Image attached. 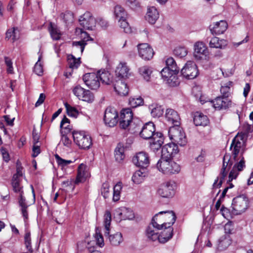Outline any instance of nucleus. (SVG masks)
<instances>
[{"instance_id": "nucleus-1", "label": "nucleus", "mask_w": 253, "mask_h": 253, "mask_svg": "<svg viewBox=\"0 0 253 253\" xmlns=\"http://www.w3.org/2000/svg\"><path fill=\"white\" fill-rule=\"evenodd\" d=\"M231 154L226 153L223 158V165L219 175L215 180L213 188H218L222 185L224 178L231 166L234 164L229 174V181H232L238 176L239 172L245 167V161L243 156L244 153V142L242 136H236L232 140L230 147Z\"/></svg>"}, {"instance_id": "nucleus-2", "label": "nucleus", "mask_w": 253, "mask_h": 253, "mask_svg": "<svg viewBox=\"0 0 253 253\" xmlns=\"http://www.w3.org/2000/svg\"><path fill=\"white\" fill-rule=\"evenodd\" d=\"M158 214L153 217L151 223L146 229V235L149 240H158L161 243H165L170 239L173 235L172 228H167L166 223L158 224L157 222Z\"/></svg>"}, {"instance_id": "nucleus-3", "label": "nucleus", "mask_w": 253, "mask_h": 253, "mask_svg": "<svg viewBox=\"0 0 253 253\" xmlns=\"http://www.w3.org/2000/svg\"><path fill=\"white\" fill-rule=\"evenodd\" d=\"M157 169L165 174H176L180 171L179 165L172 160V159H160L157 162Z\"/></svg>"}, {"instance_id": "nucleus-4", "label": "nucleus", "mask_w": 253, "mask_h": 253, "mask_svg": "<svg viewBox=\"0 0 253 253\" xmlns=\"http://www.w3.org/2000/svg\"><path fill=\"white\" fill-rule=\"evenodd\" d=\"M169 135L173 143H177L181 146H185L187 143V138L182 128L179 125L170 127Z\"/></svg>"}, {"instance_id": "nucleus-5", "label": "nucleus", "mask_w": 253, "mask_h": 253, "mask_svg": "<svg viewBox=\"0 0 253 253\" xmlns=\"http://www.w3.org/2000/svg\"><path fill=\"white\" fill-rule=\"evenodd\" d=\"M72 136L75 143L81 148L88 149L92 145V139L90 135L83 131H74Z\"/></svg>"}, {"instance_id": "nucleus-6", "label": "nucleus", "mask_w": 253, "mask_h": 253, "mask_svg": "<svg viewBox=\"0 0 253 253\" xmlns=\"http://www.w3.org/2000/svg\"><path fill=\"white\" fill-rule=\"evenodd\" d=\"M249 204L248 198L245 195L236 197L233 199L232 207L233 211L235 214H240L245 211L248 209Z\"/></svg>"}, {"instance_id": "nucleus-7", "label": "nucleus", "mask_w": 253, "mask_h": 253, "mask_svg": "<svg viewBox=\"0 0 253 253\" xmlns=\"http://www.w3.org/2000/svg\"><path fill=\"white\" fill-rule=\"evenodd\" d=\"M198 69L196 64L193 61H188L181 70V75L189 80L195 78L198 75Z\"/></svg>"}, {"instance_id": "nucleus-8", "label": "nucleus", "mask_w": 253, "mask_h": 253, "mask_svg": "<svg viewBox=\"0 0 253 253\" xmlns=\"http://www.w3.org/2000/svg\"><path fill=\"white\" fill-rule=\"evenodd\" d=\"M105 123L110 127H113L117 124L118 114L115 108L111 107H107L105 111L104 116Z\"/></svg>"}, {"instance_id": "nucleus-9", "label": "nucleus", "mask_w": 253, "mask_h": 253, "mask_svg": "<svg viewBox=\"0 0 253 253\" xmlns=\"http://www.w3.org/2000/svg\"><path fill=\"white\" fill-rule=\"evenodd\" d=\"M83 80L86 85L91 89H97L100 85L97 73H89L84 75Z\"/></svg>"}, {"instance_id": "nucleus-10", "label": "nucleus", "mask_w": 253, "mask_h": 253, "mask_svg": "<svg viewBox=\"0 0 253 253\" xmlns=\"http://www.w3.org/2000/svg\"><path fill=\"white\" fill-rule=\"evenodd\" d=\"M80 25L85 30H92L96 25V20L89 12H86L79 18Z\"/></svg>"}, {"instance_id": "nucleus-11", "label": "nucleus", "mask_w": 253, "mask_h": 253, "mask_svg": "<svg viewBox=\"0 0 253 253\" xmlns=\"http://www.w3.org/2000/svg\"><path fill=\"white\" fill-rule=\"evenodd\" d=\"M178 151V146L175 143L172 142L167 144L162 148L160 159H172Z\"/></svg>"}, {"instance_id": "nucleus-12", "label": "nucleus", "mask_w": 253, "mask_h": 253, "mask_svg": "<svg viewBox=\"0 0 253 253\" xmlns=\"http://www.w3.org/2000/svg\"><path fill=\"white\" fill-rule=\"evenodd\" d=\"M132 162L136 166L146 169L149 165L148 154L144 152H139L133 157Z\"/></svg>"}, {"instance_id": "nucleus-13", "label": "nucleus", "mask_w": 253, "mask_h": 253, "mask_svg": "<svg viewBox=\"0 0 253 253\" xmlns=\"http://www.w3.org/2000/svg\"><path fill=\"white\" fill-rule=\"evenodd\" d=\"M74 94L80 99L86 102H92L94 96L89 90H85L80 85H77L73 89Z\"/></svg>"}, {"instance_id": "nucleus-14", "label": "nucleus", "mask_w": 253, "mask_h": 253, "mask_svg": "<svg viewBox=\"0 0 253 253\" xmlns=\"http://www.w3.org/2000/svg\"><path fill=\"white\" fill-rule=\"evenodd\" d=\"M208 54L207 47L203 42H197L195 44L194 56L197 60H206Z\"/></svg>"}, {"instance_id": "nucleus-15", "label": "nucleus", "mask_w": 253, "mask_h": 253, "mask_svg": "<svg viewBox=\"0 0 253 253\" xmlns=\"http://www.w3.org/2000/svg\"><path fill=\"white\" fill-rule=\"evenodd\" d=\"M211 102L213 107L217 110H226L230 107L232 104V101L229 98L220 96L216 97Z\"/></svg>"}, {"instance_id": "nucleus-16", "label": "nucleus", "mask_w": 253, "mask_h": 253, "mask_svg": "<svg viewBox=\"0 0 253 253\" xmlns=\"http://www.w3.org/2000/svg\"><path fill=\"white\" fill-rule=\"evenodd\" d=\"M155 131L156 128L155 125L153 123L149 122L146 123L142 127L139 132V135L140 136L144 139H150L156 132Z\"/></svg>"}, {"instance_id": "nucleus-17", "label": "nucleus", "mask_w": 253, "mask_h": 253, "mask_svg": "<svg viewBox=\"0 0 253 253\" xmlns=\"http://www.w3.org/2000/svg\"><path fill=\"white\" fill-rule=\"evenodd\" d=\"M174 183L167 181L161 186L158 191L159 195L164 198H170L174 194Z\"/></svg>"}, {"instance_id": "nucleus-18", "label": "nucleus", "mask_w": 253, "mask_h": 253, "mask_svg": "<svg viewBox=\"0 0 253 253\" xmlns=\"http://www.w3.org/2000/svg\"><path fill=\"white\" fill-rule=\"evenodd\" d=\"M137 47L139 55L142 59L145 60H149L152 58L154 52L148 44H139L138 45Z\"/></svg>"}, {"instance_id": "nucleus-19", "label": "nucleus", "mask_w": 253, "mask_h": 253, "mask_svg": "<svg viewBox=\"0 0 253 253\" xmlns=\"http://www.w3.org/2000/svg\"><path fill=\"white\" fill-rule=\"evenodd\" d=\"M227 27V23L224 20H221L210 25L209 29L212 35H220L223 34Z\"/></svg>"}, {"instance_id": "nucleus-20", "label": "nucleus", "mask_w": 253, "mask_h": 253, "mask_svg": "<svg viewBox=\"0 0 253 253\" xmlns=\"http://www.w3.org/2000/svg\"><path fill=\"white\" fill-rule=\"evenodd\" d=\"M129 69L126 62H121L115 70L116 75L119 80L125 79L130 75Z\"/></svg>"}, {"instance_id": "nucleus-21", "label": "nucleus", "mask_w": 253, "mask_h": 253, "mask_svg": "<svg viewBox=\"0 0 253 253\" xmlns=\"http://www.w3.org/2000/svg\"><path fill=\"white\" fill-rule=\"evenodd\" d=\"M114 88L118 94L126 96L128 94V88L123 80H118L114 84Z\"/></svg>"}, {"instance_id": "nucleus-22", "label": "nucleus", "mask_w": 253, "mask_h": 253, "mask_svg": "<svg viewBox=\"0 0 253 253\" xmlns=\"http://www.w3.org/2000/svg\"><path fill=\"white\" fill-rule=\"evenodd\" d=\"M165 116L168 121L172 123L174 126L180 125V117L177 112L173 109H167Z\"/></svg>"}, {"instance_id": "nucleus-23", "label": "nucleus", "mask_w": 253, "mask_h": 253, "mask_svg": "<svg viewBox=\"0 0 253 253\" xmlns=\"http://www.w3.org/2000/svg\"><path fill=\"white\" fill-rule=\"evenodd\" d=\"M164 214V216L163 217V218L165 219L166 222L164 223H166V227L167 228H171V226L173 224L176 220V216L175 213L173 211H160L158 213H157L158 215H162Z\"/></svg>"}, {"instance_id": "nucleus-24", "label": "nucleus", "mask_w": 253, "mask_h": 253, "mask_svg": "<svg viewBox=\"0 0 253 253\" xmlns=\"http://www.w3.org/2000/svg\"><path fill=\"white\" fill-rule=\"evenodd\" d=\"M159 17V13L155 7L151 6L148 8L145 18L150 24H155Z\"/></svg>"}, {"instance_id": "nucleus-25", "label": "nucleus", "mask_w": 253, "mask_h": 253, "mask_svg": "<svg viewBox=\"0 0 253 253\" xmlns=\"http://www.w3.org/2000/svg\"><path fill=\"white\" fill-rule=\"evenodd\" d=\"M97 73L99 81H101L102 84L107 85L114 84L113 76L108 71L104 70L102 71H99Z\"/></svg>"}, {"instance_id": "nucleus-26", "label": "nucleus", "mask_w": 253, "mask_h": 253, "mask_svg": "<svg viewBox=\"0 0 253 253\" xmlns=\"http://www.w3.org/2000/svg\"><path fill=\"white\" fill-rule=\"evenodd\" d=\"M193 122L196 126H206L209 123V120L207 116L197 112L194 115Z\"/></svg>"}, {"instance_id": "nucleus-27", "label": "nucleus", "mask_w": 253, "mask_h": 253, "mask_svg": "<svg viewBox=\"0 0 253 253\" xmlns=\"http://www.w3.org/2000/svg\"><path fill=\"white\" fill-rule=\"evenodd\" d=\"M89 173L85 165L82 164L79 165L78 169V174L76 180V183L82 182L88 177Z\"/></svg>"}, {"instance_id": "nucleus-28", "label": "nucleus", "mask_w": 253, "mask_h": 253, "mask_svg": "<svg viewBox=\"0 0 253 253\" xmlns=\"http://www.w3.org/2000/svg\"><path fill=\"white\" fill-rule=\"evenodd\" d=\"M228 44L227 41L224 39H219L218 38L213 37L209 42V46L211 48H225Z\"/></svg>"}, {"instance_id": "nucleus-29", "label": "nucleus", "mask_w": 253, "mask_h": 253, "mask_svg": "<svg viewBox=\"0 0 253 253\" xmlns=\"http://www.w3.org/2000/svg\"><path fill=\"white\" fill-rule=\"evenodd\" d=\"M125 148L121 143H118L114 151V155L116 161L119 163H122L125 158L124 154Z\"/></svg>"}, {"instance_id": "nucleus-30", "label": "nucleus", "mask_w": 253, "mask_h": 253, "mask_svg": "<svg viewBox=\"0 0 253 253\" xmlns=\"http://www.w3.org/2000/svg\"><path fill=\"white\" fill-rule=\"evenodd\" d=\"M81 32L82 33V37H83V35H84V39L78 42H74L73 43V45L74 46H76L77 47H80L81 52H83L85 45L87 44L86 42L89 40H92V39L90 38L89 35L86 32H83L82 29L81 30Z\"/></svg>"}, {"instance_id": "nucleus-31", "label": "nucleus", "mask_w": 253, "mask_h": 253, "mask_svg": "<svg viewBox=\"0 0 253 253\" xmlns=\"http://www.w3.org/2000/svg\"><path fill=\"white\" fill-rule=\"evenodd\" d=\"M5 35V39L7 40H11L12 42H14L20 37L19 31L17 28L15 27L8 29Z\"/></svg>"}, {"instance_id": "nucleus-32", "label": "nucleus", "mask_w": 253, "mask_h": 253, "mask_svg": "<svg viewBox=\"0 0 253 253\" xmlns=\"http://www.w3.org/2000/svg\"><path fill=\"white\" fill-rule=\"evenodd\" d=\"M147 174L146 169H141L134 172L132 177V180L135 183L139 184L143 181Z\"/></svg>"}, {"instance_id": "nucleus-33", "label": "nucleus", "mask_w": 253, "mask_h": 253, "mask_svg": "<svg viewBox=\"0 0 253 253\" xmlns=\"http://www.w3.org/2000/svg\"><path fill=\"white\" fill-rule=\"evenodd\" d=\"M133 114L130 109L127 108L123 110L121 112L119 120H124V122H127L129 123H135V121H132Z\"/></svg>"}, {"instance_id": "nucleus-34", "label": "nucleus", "mask_w": 253, "mask_h": 253, "mask_svg": "<svg viewBox=\"0 0 253 253\" xmlns=\"http://www.w3.org/2000/svg\"><path fill=\"white\" fill-rule=\"evenodd\" d=\"M119 215L121 219L123 220H131L134 218L133 211L131 209L126 207H122L121 208Z\"/></svg>"}, {"instance_id": "nucleus-35", "label": "nucleus", "mask_w": 253, "mask_h": 253, "mask_svg": "<svg viewBox=\"0 0 253 253\" xmlns=\"http://www.w3.org/2000/svg\"><path fill=\"white\" fill-rule=\"evenodd\" d=\"M48 29L53 40H58L60 39L61 34L59 29L56 25L50 22Z\"/></svg>"}, {"instance_id": "nucleus-36", "label": "nucleus", "mask_w": 253, "mask_h": 253, "mask_svg": "<svg viewBox=\"0 0 253 253\" xmlns=\"http://www.w3.org/2000/svg\"><path fill=\"white\" fill-rule=\"evenodd\" d=\"M109 239L111 244L115 246L119 245L123 241L122 235L120 232L110 235Z\"/></svg>"}, {"instance_id": "nucleus-37", "label": "nucleus", "mask_w": 253, "mask_h": 253, "mask_svg": "<svg viewBox=\"0 0 253 253\" xmlns=\"http://www.w3.org/2000/svg\"><path fill=\"white\" fill-rule=\"evenodd\" d=\"M104 217V225L105 229L104 235L105 236H108L109 234L110 226L112 220L111 212L109 211H106Z\"/></svg>"}, {"instance_id": "nucleus-38", "label": "nucleus", "mask_w": 253, "mask_h": 253, "mask_svg": "<svg viewBox=\"0 0 253 253\" xmlns=\"http://www.w3.org/2000/svg\"><path fill=\"white\" fill-rule=\"evenodd\" d=\"M140 74L147 82L150 81L151 75L152 73V68L148 66H143L139 69Z\"/></svg>"}, {"instance_id": "nucleus-39", "label": "nucleus", "mask_w": 253, "mask_h": 253, "mask_svg": "<svg viewBox=\"0 0 253 253\" xmlns=\"http://www.w3.org/2000/svg\"><path fill=\"white\" fill-rule=\"evenodd\" d=\"M114 15L116 18L123 19L126 18L127 14L124 8L120 5H116L114 8Z\"/></svg>"}, {"instance_id": "nucleus-40", "label": "nucleus", "mask_w": 253, "mask_h": 253, "mask_svg": "<svg viewBox=\"0 0 253 253\" xmlns=\"http://www.w3.org/2000/svg\"><path fill=\"white\" fill-rule=\"evenodd\" d=\"M69 67L70 68H77L81 64L80 58L77 59L72 55L68 56Z\"/></svg>"}, {"instance_id": "nucleus-41", "label": "nucleus", "mask_w": 253, "mask_h": 253, "mask_svg": "<svg viewBox=\"0 0 253 253\" xmlns=\"http://www.w3.org/2000/svg\"><path fill=\"white\" fill-rule=\"evenodd\" d=\"M211 78L214 80L220 79L222 76L227 77L229 75L225 73L221 68H217L213 71L211 74Z\"/></svg>"}, {"instance_id": "nucleus-42", "label": "nucleus", "mask_w": 253, "mask_h": 253, "mask_svg": "<svg viewBox=\"0 0 253 253\" xmlns=\"http://www.w3.org/2000/svg\"><path fill=\"white\" fill-rule=\"evenodd\" d=\"M164 108L161 105H156L151 109V114L153 117H160L164 113Z\"/></svg>"}, {"instance_id": "nucleus-43", "label": "nucleus", "mask_w": 253, "mask_h": 253, "mask_svg": "<svg viewBox=\"0 0 253 253\" xmlns=\"http://www.w3.org/2000/svg\"><path fill=\"white\" fill-rule=\"evenodd\" d=\"M176 71H172L171 69L169 68H164L161 72L162 78L165 81L168 80L169 78L173 75V74L178 73Z\"/></svg>"}, {"instance_id": "nucleus-44", "label": "nucleus", "mask_w": 253, "mask_h": 253, "mask_svg": "<svg viewBox=\"0 0 253 253\" xmlns=\"http://www.w3.org/2000/svg\"><path fill=\"white\" fill-rule=\"evenodd\" d=\"M68 116L76 118L79 115V111L74 107L71 106L67 103L64 104Z\"/></svg>"}, {"instance_id": "nucleus-45", "label": "nucleus", "mask_w": 253, "mask_h": 253, "mask_svg": "<svg viewBox=\"0 0 253 253\" xmlns=\"http://www.w3.org/2000/svg\"><path fill=\"white\" fill-rule=\"evenodd\" d=\"M100 232L101 231L100 228L99 227H96L94 237L96 242V244L100 247H102L104 246V243L103 237Z\"/></svg>"}, {"instance_id": "nucleus-46", "label": "nucleus", "mask_w": 253, "mask_h": 253, "mask_svg": "<svg viewBox=\"0 0 253 253\" xmlns=\"http://www.w3.org/2000/svg\"><path fill=\"white\" fill-rule=\"evenodd\" d=\"M60 17L66 24H69L73 21V14L71 12L66 11L65 13H62Z\"/></svg>"}, {"instance_id": "nucleus-47", "label": "nucleus", "mask_w": 253, "mask_h": 253, "mask_svg": "<svg viewBox=\"0 0 253 253\" xmlns=\"http://www.w3.org/2000/svg\"><path fill=\"white\" fill-rule=\"evenodd\" d=\"M173 53L176 56L182 58L187 54V50L185 47L179 46L174 49Z\"/></svg>"}, {"instance_id": "nucleus-48", "label": "nucleus", "mask_w": 253, "mask_h": 253, "mask_svg": "<svg viewBox=\"0 0 253 253\" xmlns=\"http://www.w3.org/2000/svg\"><path fill=\"white\" fill-rule=\"evenodd\" d=\"M143 103V99L140 97L137 98H130L129 99V104L132 108H135L142 105Z\"/></svg>"}, {"instance_id": "nucleus-49", "label": "nucleus", "mask_w": 253, "mask_h": 253, "mask_svg": "<svg viewBox=\"0 0 253 253\" xmlns=\"http://www.w3.org/2000/svg\"><path fill=\"white\" fill-rule=\"evenodd\" d=\"M167 67L166 68H169L171 69V70L176 71L179 72V69L177 67L175 60L172 57L168 58L166 61Z\"/></svg>"}, {"instance_id": "nucleus-50", "label": "nucleus", "mask_w": 253, "mask_h": 253, "mask_svg": "<svg viewBox=\"0 0 253 253\" xmlns=\"http://www.w3.org/2000/svg\"><path fill=\"white\" fill-rule=\"evenodd\" d=\"M177 73L173 74L172 76L166 81L167 82V84L169 86H176L179 84L180 81L177 77Z\"/></svg>"}, {"instance_id": "nucleus-51", "label": "nucleus", "mask_w": 253, "mask_h": 253, "mask_svg": "<svg viewBox=\"0 0 253 253\" xmlns=\"http://www.w3.org/2000/svg\"><path fill=\"white\" fill-rule=\"evenodd\" d=\"M21 179L12 178V186L15 192H19L23 190V186L21 185Z\"/></svg>"}, {"instance_id": "nucleus-52", "label": "nucleus", "mask_w": 253, "mask_h": 253, "mask_svg": "<svg viewBox=\"0 0 253 253\" xmlns=\"http://www.w3.org/2000/svg\"><path fill=\"white\" fill-rule=\"evenodd\" d=\"M119 23H120V27L124 29L125 33H130L131 32V28L128 22L126 21V18L119 19Z\"/></svg>"}, {"instance_id": "nucleus-53", "label": "nucleus", "mask_w": 253, "mask_h": 253, "mask_svg": "<svg viewBox=\"0 0 253 253\" xmlns=\"http://www.w3.org/2000/svg\"><path fill=\"white\" fill-rule=\"evenodd\" d=\"M231 82L229 83L228 85L221 86L220 88V96L229 98L231 95L230 85Z\"/></svg>"}, {"instance_id": "nucleus-54", "label": "nucleus", "mask_w": 253, "mask_h": 253, "mask_svg": "<svg viewBox=\"0 0 253 253\" xmlns=\"http://www.w3.org/2000/svg\"><path fill=\"white\" fill-rule=\"evenodd\" d=\"M25 244L27 249L28 250L27 253H33V250L31 246L30 233L27 232L25 234L24 237Z\"/></svg>"}, {"instance_id": "nucleus-55", "label": "nucleus", "mask_w": 253, "mask_h": 253, "mask_svg": "<svg viewBox=\"0 0 253 253\" xmlns=\"http://www.w3.org/2000/svg\"><path fill=\"white\" fill-rule=\"evenodd\" d=\"M157 140L156 142H151L150 143V149L154 152L157 151L162 147L163 144L162 139Z\"/></svg>"}, {"instance_id": "nucleus-56", "label": "nucleus", "mask_w": 253, "mask_h": 253, "mask_svg": "<svg viewBox=\"0 0 253 253\" xmlns=\"http://www.w3.org/2000/svg\"><path fill=\"white\" fill-rule=\"evenodd\" d=\"M55 158L58 164L62 167H65L73 163L71 160H66L61 158L58 155H55Z\"/></svg>"}, {"instance_id": "nucleus-57", "label": "nucleus", "mask_w": 253, "mask_h": 253, "mask_svg": "<svg viewBox=\"0 0 253 253\" xmlns=\"http://www.w3.org/2000/svg\"><path fill=\"white\" fill-rule=\"evenodd\" d=\"M109 185L108 183H104L101 189V195L105 199L107 198L109 195Z\"/></svg>"}, {"instance_id": "nucleus-58", "label": "nucleus", "mask_w": 253, "mask_h": 253, "mask_svg": "<svg viewBox=\"0 0 253 253\" xmlns=\"http://www.w3.org/2000/svg\"><path fill=\"white\" fill-rule=\"evenodd\" d=\"M22 169L23 167L21 166V164L17 162L16 163V173L13 175L12 178L21 179L23 175Z\"/></svg>"}, {"instance_id": "nucleus-59", "label": "nucleus", "mask_w": 253, "mask_h": 253, "mask_svg": "<svg viewBox=\"0 0 253 253\" xmlns=\"http://www.w3.org/2000/svg\"><path fill=\"white\" fill-rule=\"evenodd\" d=\"M4 62L7 66V72L8 74H13V68L12 66V62L10 58L8 57H4Z\"/></svg>"}, {"instance_id": "nucleus-60", "label": "nucleus", "mask_w": 253, "mask_h": 253, "mask_svg": "<svg viewBox=\"0 0 253 253\" xmlns=\"http://www.w3.org/2000/svg\"><path fill=\"white\" fill-rule=\"evenodd\" d=\"M41 58H42V56L40 55L39 57L38 61L35 64L34 68V72H35V73L39 76L41 75L43 72L42 67V65L39 63V62L41 60Z\"/></svg>"}, {"instance_id": "nucleus-61", "label": "nucleus", "mask_w": 253, "mask_h": 253, "mask_svg": "<svg viewBox=\"0 0 253 253\" xmlns=\"http://www.w3.org/2000/svg\"><path fill=\"white\" fill-rule=\"evenodd\" d=\"M141 125L142 123L139 121H136L132 127L130 128V127H129V129L131 131L132 133L140 132L139 130L140 129Z\"/></svg>"}, {"instance_id": "nucleus-62", "label": "nucleus", "mask_w": 253, "mask_h": 253, "mask_svg": "<svg viewBox=\"0 0 253 253\" xmlns=\"http://www.w3.org/2000/svg\"><path fill=\"white\" fill-rule=\"evenodd\" d=\"M135 123H129L127 122H124V120H119V125L121 128L123 129H126L127 128L130 127H132L133 126Z\"/></svg>"}, {"instance_id": "nucleus-63", "label": "nucleus", "mask_w": 253, "mask_h": 253, "mask_svg": "<svg viewBox=\"0 0 253 253\" xmlns=\"http://www.w3.org/2000/svg\"><path fill=\"white\" fill-rule=\"evenodd\" d=\"M160 138L162 139L163 144L164 137L163 134L160 132H156L150 139L152 140V142H156L157 140L160 139Z\"/></svg>"}, {"instance_id": "nucleus-64", "label": "nucleus", "mask_w": 253, "mask_h": 253, "mask_svg": "<svg viewBox=\"0 0 253 253\" xmlns=\"http://www.w3.org/2000/svg\"><path fill=\"white\" fill-rule=\"evenodd\" d=\"M127 3L132 9L136 8L140 5L139 2L137 0H127Z\"/></svg>"}]
</instances>
